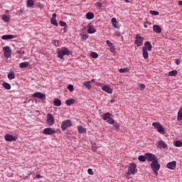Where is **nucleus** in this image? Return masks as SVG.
<instances>
[{
  "label": "nucleus",
  "instance_id": "nucleus-57",
  "mask_svg": "<svg viewBox=\"0 0 182 182\" xmlns=\"http://www.w3.org/2000/svg\"><path fill=\"white\" fill-rule=\"evenodd\" d=\"M95 80H96L92 79V80H91L90 82H95Z\"/></svg>",
  "mask_w": 182,
  "mask_h": 182
},
{
  "label": "nucleus",
  "instance_id": "nucleus-1",
  "mask_svg": "<svg viewBox=\"0 0 182 182\" xmlns=\"http://www.w3.org/2000/svg\"><path fill=\"white\" fill-rule=\"evenodd\" d=\"M72 55V51L66 47H63L58 52V58L63 59V56H69Z\"/></svg>",
  "mask_w": 182,
  "mask_h": 182
},
{
  "label": "nucleus",
  "instance_id": "nucleus-28",
  "mask_svg": "<svg viewBox=\"0 0 182 182\" xmlns=\"http://www.w3.org/2000/svg\"><path fill=\"white\" fill-rule=\"evenodd\" d=\"M87 19H93L95 18V14L92 12H88L85 15Z\"/></svg>",
  "mask_w": 182,
  "mask_h": 182
},
{
  "label": "nucleus",
  "instance_id": "nucleus-29",
  "mask_svg": "<svg viewBox=\"0 0 182 182\" xmlns=\"http://www.w3.org/2000/svg\"><path fill=\"white\" fill-rule=\"evenodd\" d=\"M111 22L114 28H117V23H119V22H117V20L116 19V18H112L111 19Z\"/></svg>",
  "mask_w": 182,
  "mask_h": 182
},
{
  "label": "nucleus",
  "instance_id": "nucleus-34",
  "mask_svg": "<svg viewBox=\"0 0 182 182\" xmlns=\"http://www.w3.org/2000/svg\"><path fill=\"white\" fill-rule=\"evenodd\" d=\"M177 73H178V72H177L176 70H173L168 73V76H176Z\"/></svg>",
  "mask_w": 182,
  "mask_h": 182
},
{
  "label": "nucleus",
  "instance_id": "nucleus-27",
  "mask_svg": "<svg viewBox=\"0 0 182 182\" xmlns=\"http://www.w3.org/2000/svg\"><path fill=\"white\" fill-rule=\"evenodd\" d=\"M177 120L178 122H181L182 120V108H181L178 112Z\"/></svg>",
  "mask_w": 182,
  "mask_h": 182
},
{
  "label": "nucleus",
  "instance_id": "nucleus-59",
  "mask_svg": "<svg viewBox=\"0 0 182 182\" xmlns=\"http://www.w3.org/2000/svg\"><path fill=\"white\" fill-rule=\"evenodd\" d=\"M100 112H102V109H100V110H99V113H100Z\"/></svg>",
  "mask_w": 182,
  "mask_h": 182
},
{
  "label": "nucleus",
  "instance_id": "nucleus-10",
  "mask_svg": "<svg viewBox=\"0 0 182 182\" xmlns=\"http://www.w3.org/2000/svg\"><path fill=\"white\" fill-rule=\"evenodd\" d=\"M4 139L6 141H16V140L18 139V136H14L11 134H6L4 136Z\"/></svg>",
  "mask_w": 182,
  "mask_h": 182
},
{
  "label": "nucleus",
  "instance_id": "nucleus-33",
  "mask_svg": "<svg viewBox=\"0 0 182 182\" xmlns=\"http://www.w3.org/2000/svg\"><path fill=\"white\" fill-rule=\"evenodd\" d=\"M2 86L7 90H11V84L4 82Z\"/></svg>",
  "mask_w": 182,
  "mask_h": 182
},
{
  "label": "nucleus",
  "instance_id": "nucleus-31",
  "mask_svg": "<svg viewBox=\"0 0 182 182\" xmlns=\"http://www.w3.org/2000/svg\"><path fill=\"white\" fill-rule=\"evenodd\" d=\"M1 19L4 22H9V21H11V18L5 14L2 16Z\"/></svg>",
  "mask_w": 182,
  "mask_h": 182
},
{
  "label": "nucleus",
  "instance_id": "nucleus-43",
  "mask_svg": "<svg viewBox=\"0 0 182 182\" xmlns=\"http://www.w3.org/2000/svg\"><path fill=\"white\" fill-rule=\"evenodd\" d=\"M67 89L68 90H70V92H73V90H74V89H73V85H68V86L67 87Z\"/></svg>",
  "mask_w": 182,
  "mask_h": 182
},
{
  "label": "nucleus",
  "instance_id": "nucleus-44",
  "mask_svg": "<svg viewBox=\"0 0 182 182\" xmlns=\"http://www.w3.org/2000/svg\"><path fill=\"white\" fill-rule=\"evenodd\" d=\"M106 43L108 45V46H109V48L114 46L113 43L110 42L109 40L106 41Z\"/></svg>",
  "mask_w": 182,
  "mask_h": 182
},
{
  "label": "nucleus",
  "instance_id": "nucleus-8",
  "mask_svg": "<svg viewBox=\"0 0 182 182\" xmlns=\"http://www.w3.org/2000/svg\"><path fill=\"white\" fill-rule=\"evenodd\" d=\"M143 41H144V38L140 35L137 34L136 36V40L134 41V43L138 46H141V45H143Z\"/></svg>",
  "mask_w": 182,
  "mask_h": 182
},
{
  "label": "nucleus",
  "instance_id": "nucleus-47",
  "mask_svg": "<svg viewBox=\"0 0 182 182\" xmlns=\"http://www.w3.org/2000/svg\"><path fill=\"white\" fill-rule=\"evenodd\" d=\"M114 35H115V36H118V38H119V36H121L122 34L120 33L119 31H115L114 33Z\"/></svg>",
  "mask_w": 182,
  "mask_h": 182
},
{
  "label": "nucleus",
  "instance_id": "nucleus-32",
  "mask_svg": "<svg viewBox=\"0 0 182 182\" xmlns=\"http://www.w3.org/2000/svg\"><path fill=\"white\" fill-rule=\"evenodd\" d=\"M28 66H29L28 62H23L20 63L19 65V68H21V69H23V68H28Z\"/></svg>",
  "mask_w": 182,
  "mask_h": 182
},
{
  "label": "nucleus",
  "instance_id": "nucleus-23",
  "mask_svg": "<svg viewBox=\"0 0 182 182\" xmlns=\"http://www.w3.org/2000/svg\"><path fill=\"white\" fill-rule=\"evenodd\" d=\"M144 48L146 50H151V43H150L149 41L145 42Z\"/></svg>",
  "mask_w": 182,
  "mask_h": 182
},
{
  "label": "nucleus",
  "instance_id": "nucleus-9",
  "mask_svg": "<svg viewBox=\"0 0 182 182\" xmlns=\"http://www.w3.org/2000/svg\"><path fill=\"white\" fill-rule=\"evenodd\" d=\"M43 134H48V136H52V134H55L56 133V130L53 128H46L43 132Z\"/></svg>",
  "mask_w": 182,
  "mask_h": 182
},
{
  "label": "nucleus",
  "instance_id": "nucleus-46",
  "mask_svg": "<svg viewBox=\"0 0 182 182\" xmlns=\"http://www.w3.org/2000/svg\"><path fill=\"white\" fill-rule=\"evenodd\" d=\"M95 6H97V8H102V3L96 2L95 3Z\"/></svg>",
  "mask_w": 182,
  "mask_h": 182
},
{
  "label": "nucleus",
  "instance_id": "nucleus-26",
  "mask_svg": "<svg viewBox=\"0 0 182 182\" xmlns=\"http://www.w3.org/2000/svg\"><path fill=\"white\" fill-rule=\"evenodd\" d=\"M8 78L9 80H12V79H15V73L14 71H11L10 73H8Z\"/></svg>",
  "mask_w": 182,
  "mask_h": 182
},
{
  "label": "nucleus",
  "instance_id": "nucleus-52",
  "mask_svg": "<svg viewBox=\"0 0 182 182\" xmlns=\"http://www.w3.org/2000/svg\"><path fill=\"white\" fill-rule=\"evenodd\" d=\"M116 48H114V46H112L110 47L109 50H111V52H114Z\"/></svg>",
  "mask_w": 182,
  "mask_h": 182
},
{
  "label": "nucleus",
  "instance_id": "nucleus-18",
  "mask_svg": "<svg viewBox=\"0 0 182 182\" xmlns=\"http://www.w3.org/2000/svg\"><path fill=\"white\" fill-rule=\"evenodd\" d=\"M153 31H154V32H156V33H161V28L159 27V25H154L153 26Z\"/></svg>",
  "mask_w": 182,
  "mask_h": 182
},
{
  "label": "nucleus",
  "instance_id": "nucleus-41",
  "mask_svg": "<svg viewBox=\"0 0 182 182\" xmlns=\"http://www.w3.org/2000/svg\"><path fill=\"white\" fill-rule=\"evenodd\" d=\"M91 56L94 59H97V58L99 57V55L97 53L92 52L91 53Z\"/></svg>",
  "mask_w": 182,
  "mask_h": 182
},
{
  "label": "nucleus",
  "instance_id": "nucleus-7",
  "mask_svg": "<svg viewBox=\"0 0 182 182\" xmlns=\"http://www.w3.org/2000/svg\"><path fill=\"white\" fill-rule=\"evenodd\" d=\"M3 52L4 54V58H6V59H9V58H11V53H12V50H11V48L9 47H4Z\"/></svg>",
  "mask_w": 182,
  "mask_h": 182
},
{
  "label": "nucleus",
  "instance_id": "nucleus-56",
  "mask_svg": "<svg viewBox=\"0 0 182 182\" xmlns=\"http://www.w3.org/2000/svg\"><path fill=\"white\" fill-rule=\"evenodd\" d=\"M63 31H64V32H67L68 28H66V26L64 27Z\"/></svg>",
  "mask_w": 182,
  "mask_h": 182
},
{
  "label": "nucleus",
  "instance_id": "nucleus-40",
  "mask_svg": "<svg viewBox=\"0 0 182 182\" xmlns=\"http://www.w3.org/2000/svg\"><path fill=\"white\" fill-rule=\"evenodd\" d=\"M87 38H89V35L87 34H82L81 35V39L82 41H86V39H87Z\"/></svg>",
  "mask_w": 182,
  "mask_h": 182
},
{
  "label": "nucleus",
  "instance_id": "nucleus-2",
  "mask_svg": "<svg viewBox=\"0 0 182 182\" xmlns=\"http://www.w3.org/2000/svg\"><path fill=\"white\" fill-rule=\"evenodd\" d=\"M112 116L113 115H112L110 112H106V113H104L102 115H101V117L102 120H105V122H107V123H109V124H114V119L112 118Z\"/></svg>",
  "mask_w": 182,
  "mask_h": 182
},
{
  "label": "nucleus",
  "instance_id": "nucleus-58",
  "mask_svg": "<svg viewBox=\"0 0 182 182\" xmlns=\"http://www.w3.org/2000/svg\"><path fill=\"white\" fill-rule=\"evenodd\" d=\"M125 2H127V3H129V2H130L129 0H125Z\"/></svg>",
  "mask_w": 182,
  "mask_h": 182
},
{
  "label": "nucleus",
  "instance_id": "nucleus-53",
  "mask_svg": "<svg viewBox=\"0 0 182 182\" xmlns=\"http://www.w3.org/2000/svg\"><path fill=\"white\" fill-rule=\"evenodd\" d=\"M50 19H56V14H53Z\"/></svg>",
  "mask_w": 182,
  "mask_h": 182
},
{
  "label": "nucleus",
  "instance_id": "nucleus-20",
  "mask_svg": "<svg viewBox=\"0 0 182 182\" xmlns=\"http://www.w3.org/2000/svg\"><path fill=\"white\" fill-rule=\"evenodd\" d=\"M77 132L80 134L86 133V128L83 127L82 125H80L77 127Z\"/></svg>",
  "mask_w": 182,
  "mask_h": 182
},
{
  "label": "nucleus",
  "instance_id": "nucleus-14",
  "mask_svg": "<svg viewBox=\"0 0 182 182\" xmlns=\"http://www.w3.org/2000/svg\"><path fill=\"white\" fill-rule=\"evenodd\" d=\"M32 96L33 97H38V99H46L45 95L41 92H36Z\"/></svg>",
  "mask_w": 182,
  "mask_h": 182
},
{
  "label": "nucleus",
  "instance_id": "nucleus-15",
  "mask_svg": "<svg viewBox=\"0 0 182 182\" xmlns=\"http://www.w3.org/2000/svg\"><path fill=\"white\" fill-rule=\"evenodd\" d=\"M146 154V160H149V161H155L156 160H157V159H156V156L153 155V154Z\"/></svg>",
  "mask_w": 182,
  "mask_h": 182
},
{
  "label": "nucleus",
  "instance_id": "nucleus-55",
  "mask_svg": "<svg viewBox=\"0 0 182 182\" xmlns=\"http://www.w3.org/2000/svg\"><path fill=\"white\" fill-rule=\"evenodd\" d=\"M114 102H116V100L114 99H112L110 100V103H114Z\"/></svg>",
  "mask_w": 182,
  "mask_h": 182
},
{
  "label": "nucleus",
  "instance_id": "nucleus-45",
  "mask_svg": "<svg viewBox=\"0 0 182 182\" xmlns=\"http://www.w3.org/2000/svg\"><path fill=\"white\" fill-rule=\"evenodd\" d=\"M139 87L141 90H144V89H146V85H144V84H140Z\"/></svg>",
  "mask_w": 182,
  "mask_h": 182
},
{
  "label": "nucleus",
  "instance_id": "nucleus-12",
  "mask_svg": "<svg viewBox=\"0 0 182 182\" xmlns=\"http://www.w3.org/2000/svg\"><path fill=\"white\" fill-rule=\"evenodd\" d=\"M176 166H177V162H176V161L168 162L166 164V167H167V168H169V170H174V168H176Z\"/></svg>",
  "mask_w": 182,
  "mask_h": 182
},
{
  "label": "nucleus",
  "instance_id": "nucleus-21",
  "mask_svg": "<svg viewBox=\"0 0 182 182\" xmlns=\"http://www.w3.org/2000/svg\"><path fill=\"white\" fill-rule=\"evenodd\" d=\"M53 105H54V106H57V107L61 106L62 101H60V100H59L58 98H55V99H54Z\"/></svg>",
  "mask_w": 182,
  "mask_h": 182
},
{
  "label": "nucleus",
  "instance_id": "nucleus-51",
  "mask_svg": "<svg viewBox=\"0 0 182 182\" xmlns=\"http://www.w3.org/2000/svg\"><path fill=\"white\" fill-rule=\"evenodd\" d=\"M181 60H180V58H177L175 60V63L176 65H178L179 63H181Z\"/></svg>",
  "mask_w": 182,
  "mask_h": 182
},
{
  "label": "nucleus",
  "instance_id": "nucleus-4",
  "mask_svg": "<svg viewBox=\"0 0 182 182\" xmlns=\"http://www.w3.org/2000/svg\"><path fill=\"white\" fill-rule=\"evenodd\" d=\"M72 121L70 119H65L61 123V129L65 131L68 127H72Z\"/></svg>",
  "mask_w": 182,
  "mask_h": 182
},
{
  "label": "nucleus",
  "instance_id": "nucleus-38",
  "mask_svg": "<svg viewBox=\"0 0 182 182\" xmlns=\"http://www.w3.org/2000/svg\"><path fill=\"white\" fill-rule=\"evenodd\" d=\"M174 146H176V147H181L182 146V142L181 141H176L174 143Z\"/></svg>",
  "mask_w": 182,
  "mask_h": 182
},
{
  "label": "nucleus",
  "instance_id": "nucleus-6",
  "mask_svg": "<svg viewBox=\"0 0 182 182\" xmlns=\"http://www.w3.org/2000/svg\"><path fill=\"white\" fill-rule=\"evenodd\" d=\"M47 124L48 126H53L55 124V117L51 113L47 114Z\"/></svg>",
  "mask_w": 182,
  "mask_h": 182
},
{
  "label": "nucleus",
  "instance_id": "nucleus-35",
  "mask_svg": "<svg viewBox=\"0 0 182 182\" xmlns=\"http://www.w3.org/2000/svg\"><path fill=\"white\" fill-rule=\"evenodd\" d=\"M138 159H139V161H146V154H145V156H141V155L139 156L138 157Z\"/></svg>",
  "mask_w": 182,
  "mask_h": 182
},
{
  "label": "nucleus",
  "instance_id": "nucleus-54",
  "mask_svg": "<svg viewBox=\"0 0 182 182\" xmlns=\"http://www.w3.org/2000/svg\"><path fill=\"white\" fill-rule=\"evenodd\" d=\"M36 177V178H42V176H41L40 174H37Z\"/></svg>",
  "mask_w": 182,
  "mask_h": 182
},
{
  "label": "nucleus",
  "instance_id": "nucleus-11",
  "mask_svg": "<svg viewBox=\"0 0 182 182\" xmlns=\"http://www.w3.org/2000/svg\"><path fill=\"white\" fill-rule=\"evenodd\" d=\"M136 167H137V166L136 165V164H131L129 165V167L128 168V173L127 174L129 175L131 174H134V173H136Z\"/></svg>",
  "mask_w": 182,
  "mask_h": 182
},
{
  "label": "nucleus",
  "instance_id": "nucleus-22",
  "mask_svg": "<svg viewBox=\"0 0 182 182\" xmlns=\"http://www.w3.org/2000/svg\"><path fill=\"white\" fill-rule=\"evenodd\" d=\"M87 32L88 33H95V32H96V29H95L93 26L89 25Z\"/></svg>",
  "mask_w": 182,
  "mask_h": 182
},
{
  "label": "nucleus",
  "instance_id": "nucleus-30",
  "mask_svg": "<svg viewBox=\"0 0 182 182\" xmlns=\"http://www.w3.org/2000/svg\"><path fill=\"white\" fill-rule=\"evenodd\" d=\"M26 5L28 8H32V6L34 5L33 0H27Z\"/></svg>",
  "mask_w": 182,
  "mask_h": 182
},
{
  "label": "nucleus",
  "instance_id": "nucleus-49",
  "mask_svg": "<svg viewBox=\"0 0 182 182\" xmlns=\"http://www.w3.org/2000/svg\"><path fill=\"white\" fill-rule=\"evenodd\" d=\"M59 23L60 26H67L66 23L64 21H60Z\"/></svg>",
  "mask_w": 182,
  "mask_h": 182
},
{
  "label": "nucleus",
  "instance_id": "nucleus-13",
  "mask_svg": "<svg viewBox=\"0 0 182 182\" xmlns=\"http://www.w3.org/2000/svg\"><path fill=\"white\" fill-rule=\"evenodd\" d=\"M102 90H103V92H106V93H108L109 95H112V93H113V89H112L109 85L102 86Z\"/></svg>",
  "mask_w": 182,
  "mask_h": 182
},
{
  "label": "nucleus",
  "instance_id": "nucleus-5",
  "mask_svg": "<svg viewBox=\"0 0 182 182\" xmlns=\"http://www.w3.org/2000/svg\"><path fill=\"white\" fill-rule=\"evenodd\" d=\"M152 126L156 129L159 133H164V132H166L164 127H163L159 122H154L152 123Z\"/></svg>",
  "mask_w": 182,
  "mask_h": 182
},
{
  "label": "nucleus",
  "instance_id": "nucleus-50",
  "mask_svg": "<svg viewBox=\"0 0 182 182\" xmlns=\"http://www.w3.org/2000/svg\"><path fill=\"white\" fill-rule=\"evenodd\" d=\"M114 127H115V129H119V123L114 122Z\"/></svg>",
  "mask_w": 182,
  "mask_h": 182
},
{
  "label": "nucleus",
  "instance_id": "nucleus-36",
  "mask_svg": "<svg viewBox=\"0 0 182 182\" xmlns=\"http://www.w3.org/2000/svg\"><path fill=\"white\" fill-rule=\"evenodd\" d=\"M119 73H126V72H129V68H121L119 70Z\"/></svg>",
  "mask_w": 182,
  "mask_h": 182
},
{
  "label": "nucleus",
  "instance_id": "nucleus-3",
  "mask_svg": "<svg viewBox=\"0 0 182 182\" xmlns=\"http://www.w3.org/2000/svg\"><path fill=\"white\" fill-rule=\"evenodd\" d=\"M151 167L154 173L156 174V176H159V170H160V164H159V161H157V159L151 162Z\"/></svg>",
  "mask_w": 182,
  "mask_h": 182
},
{
  "label": "nucleus",
  "instance_id": "nucleus-25",
  "mask_svg": "<svg viewBox=\"0 0 182 182\" xmlns=\"http://www.w3.org/2000/svg\"><path fill=\"white\" fill-rule=\"evenodd\" d=\"M75 102H76V100H75L74 99H69L65 101V103L67 106H70L72 105H75Z\"/></svg>",
  "mask_w": 182,
  "mask_h": 182
},
{
  "label": "nucleus",
  "instance_id": "nucleus-24",
  "mask_svg": "<svg viewBox=\"0 0 182 182\" xmlns=\"http://www.w3.org/2000/svg\"><path fill=\"white\" fill-rule=\"evenodd\" d=\"M83 86H85L86 89H92V85H90V81H85L82 83Z\"/></svg>",
  "mask_w": 182,
  "mask_h": 182
},
{
  "label": "nucleus",
  "instance_id": "nucleus-42",
  "mask_svg": "<svg viewBox=\"0 0 182 182\" xmlns=\"http://www.w3.org/2000/svg\"><path fill=\"white\" fill-rule=\"evenodd\" d=\"M150 25H151V23L149 22V21H146V22L144 23V28H149V26H150Z\"/></svg>",
  "mask_w": 182,
  "mask_h": 182
},
{
  "label": "nucleus",
  "instance_id": "nucleus-39",
  "mask_svg": "<svg viewBox=\"0 0 182 182\" xmlns=\"http://www.w3.org/2000/svg\"><path fill=\"white\" fill-rule=\"evenodd\" d=\"M149 13L151 14V15H154V16L159 15L160 14L159 11H153V10H150Z\"/></svg>",
  "mask_w": 182,
  "mask_h": 182
},
{
  "label": "nucleus",
  "instance_id": "nucleus-19",
  "mask_svg": "<svg viewBox=\"0 0 182 182\" xmlns=\"http://www.w3.org/2000/svg\"><path fill=\"white\" fill-rule=\"evenodd\" d=\"M15 36L14 35H4L1 37L4 41H8L9 39H14Z\"/></svg>",
  "mask_w": 182,
  "mask_h": 182
},
{
  "label": "nucleus",
  "instance_id": "nucleus-17",
  "mask_svg": "<svg viewBox=\"0 0 182 182\" xmlns=\"http://www.w3.org/2000/svg\"><path fill=\"white\" fill-rule=\"evenodd\" d=\"M158 146L160 149H167V144L164 141H159L158 142Z\"/></svg>",
  "mask_w": 182,
  "mask_h": 182
},
{
  "label": "nucleus",
  "instance_id": "nucleus-37",
  "mask_svg": "<svg viewBox=\"0 0 182 182\" xmlns=\"http://www.w3.org/2000/svg\"><path fill=\"white\" fill-rule=\"evenodd\" d=\"M50 23H52V25H54V26H58V25H59V24H58V21H56V19L50 18Z\"/></svg>",
  "mask_w": 182,
  "mask_h": 182
},
{
  "label": "nucleus",
  "instance_id": "nucleus-16",
  "mask_svg": "<svg viewBox=\"0 0 182 182\" xmlns=\"http://www.w3.org/2000/svg\"><path fill=\"white\" fill-rule=\"evenodd\" d=\"M142 55L144 59H149V52L144 47L142 48Z\"/></svg>",
  "mask_w": 182,
  "mask_h": 182
},
{
  "label": "nucleus",
  "instance_id": "nucleus-48",
  "mask_svg": "<svg viewBox=\"0 0 182 182\" xmlns=\"http://www.w3.org/2000/svg\"><path fill=\"white\" fill-rule=\"evenodd\" d=\"M88 174H90L91 176H93V170L92 168H89L87 170Z\"/></svg>",
  "mask_w": 182,
  "mask_h": 182
}]
</instances>
